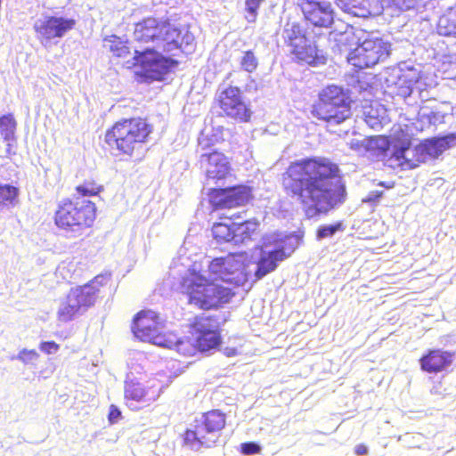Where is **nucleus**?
<instances>
[{
	"instance_id": "1",
	"label": "nucleus",
	"mask_w": 456,
	"mask_h": 456,
	"mask_svg": "<svg viewBox=\"0 0 456 456\" xmlns=\"http://www.w3.org/2000/svg\"><path fill=\"white\" fill-rule=\"evenodd\" d=\"M244 254H227L207 259L200 268L188 269L182 279L183 292L191 305L200 309H217L235 296L234 288L249 280Z\"/></svg>"
},
{
	"instance_id": "2",
	"label": "nucleus",
	"mask_w": 456,
	"mask_h": 456,
	"mask_svg": "<svg viewBox=\"0 0 456 456\" xmlns=\"http://www.w3.org/2000/svg\"><path fill=\"white\" fill-rule=\"evenodd\" d=\"M338 167L327 159H308L292 163L283 180L289 195L308 217L327 213L345 200L346 189Z\"/></svg>"
},
{
	"instance_id": "3",
	"label": "nucleus",
	"mask_w": 456,
	"mask_h": 456,
	"mask_svg": "<svg viewBox=\"0 0 456 456\" xmlns=\"http://www.w3.org/2000/svg\"><path fill=\"white\" fill-rule=\"evenodd\" d=\"M138 42L154 44L152 49L134 51L136 73L146 79L160 80L172 66V61L163 57L158 51L172 52L182 49L189 53L194 45V36L185 28L179 29L175 25L148 18L137 23L134 31Z\"/></svg>"
},
{
	"instance_id": "4",
	"label": "nucleus",
	"mask_w": 456,
	"mask_h": 456,
	"mask_svg": "<svg viewBox=\"0 0 456 456\" xmlns=\"http://www.w3.org/2000/svg\"><path fill=\"white\" fill-rule=\"evenodd\" d=\"M343 45H357L347 55L348 62L359 69L370 68L384 61L389 55L390 45L371 34L362 30L356 33L346 30L337 39Z\"/></svg>"
},
{
	"instance_id": "5",
	"label": "nucleus",
	"mask_w": 456,
	"mask_h": 456,
	"mask_svg": "<svg viewBox=\"0 0 456 456\" xmlns=\"http://www.w3.org/2000/svg\"><path fill=\"white\" fill-rule=\"evenodd\" d=\"M95 219V206L91 201L62 200L54 215V223L69 237H79L91 227Z\"/></svg>"
},
{
	"instance_id": "6",
	"label": "nucleus",
	"mask_w": 456,
	"mask_h": 456,
	"mask_svg": "<svg viewBox=\"0 0 456 456\" xmlns=\"http://www.w3.org/2000/svg\"><path fill=\"white\" fill-rule=\"evenodd\" d=\"M297 246V238L282 233H270L263 238L260 257L255 271L253 281H256L268 273L273 272L278 264L295 250Z\"/></svg>"
},
{
	"instance_id": "7",
	"label": "nucleus",
	"mask_w": 456,
	"mask_h": 456,
	"mask_svg": "<svg viewBox=\"0 0 456 456\" xmlns=\"http://www.w3.org/2000/svg\"><path fill=\"white\" fill-rule=\"evenodd\" d=\"M351 101L342 87L329 86L322 89L319 100L313 105L312 114L330 124H340L349 118Z\"/></svg>"
},
{
	"instance_id": "8",
	"label": "nucleus",
	"mask_w": 456,
	"mask_h": 456,
	"mask_svg": "<svg viewBox=\"0 0 456 456\" xmlns=\"http://www.w3.org/2000/svg\"><path fill=\"white\" fill-rule=\"evenodd\" d=\"M151 130L146 122L140 118L125 119L117 122L105 134V142L121 152L131 155L142 144Z\"/></svg>"
},
{
	"instance_id": "9",
	"label": "nucleus",
	"mask_w": 456,
	"mask_h": 456,
	"mask_svg": "<svg viewBox=\"0 0 456 456\" xmlns=\"http://www.w3.org/2000/svg\"><path fill=\"white\" fill-rule=\"evenodd\" d=\"M102 279L103 277L98 276L84 286L71 289L59 305L57 321L67 323L87 311L95 302L101 286L100 280Z\"/></svg>"
},
{
	"instance_id": "10",
	"label": "nucleus",
	"mask_w": 456,
	"mask_h": 456,
	"mask_svg": "<svg viewBox=\"0 0 456 456\" xmlns=\"http://www.w3.org/2000/svg\"><path fill=\"white\" fill-rule=\"evenodd\" d=\"M411 134L401 126H394L391 134V146L388 151L391 155L387 159V164L392 168L403 170L412 169L426 162L423 147L419 145L412 148Z\"/></svg>"
},
{
	"instance_id": "11",
	"label": "nucleus",
	"mask_w": 456,
	"mask_h": 456,
	"mask_svg": "<svg viewBox=\"0 0 456 456\" xmlns=\"http://www.w3.org/2000/svg\"><path fill=\"white\" fill-rule=\"evenodd\" d=\"M193 429L184 434V443L191 450L198 451L202 446L210 447L218 437V433L225 426V416L219 411H211L195 420Z\"/></svg>"
},
{
	"instance_id": "12",
	"label": "nucleus",
	"mask_w": 456,
	"mask_h": 456,
	"mask_svg": "<svg viewBox=\"0 0 456 456\" xmlns=\"http://www.w3.org/2000/svg\"><path fill=\"white\" fill-rule=\"evenodd\" d=\"M282 37L287 51L295 60L308 64L315 63L318 58L316 46L306 38L299 24L288 22L284 27Z\"/></svg>"
},
{
	"instance_id": "13",
	"label": "nucleus",
	"mask_w": 456,
	"mask_h": 456,
	"mask_svg": "<svg viewBox=\"0 0 456 456\" xmlns=\"http://www.w3.org/2000/svg\"><path fill=\"white\" fill-rule=\"evenodd\" d=\"M76 20L63 16L44 15L37 19L33 28L40 44L50 46L54 39L65 37L76 26Z\"/></svg>"
},
{
	"instance_id": "14",
	"label": "nucleus",
	"mask_w": 456,
	"mask_h": 456,
	"mask_svg": "<svg viewBox=\"0 0 456 456\" xmlns=\"http://www.w3.org/2000/svg\"><path fill=\"white\" fill-rule=\"evenodd\" d=\"M164 387L156 379L145 384L128 381L125 385V400L131 410H139L156 402L163 392Z\"/></svg>"
},
{
	"instance_id": "15",
	"label": "nucleus",
	"mask_w": 456,
	"mask_h": 456,
	"mask_svg": "<svg viewBox=\"0 0 456 456\" xmlns=\"http://www.w3.org/2000/svg\"><path fill=\"white\" fill-rule=\"evenodd\" d=\"M419 78L420 72L418 69L403 63L393 69L390 77L387 81L390 84L388 86L392 93L406 98L411 94Z\"/></svg>"
},
{
	"instance_id": "16",
	"label": "nucleus",
	"mask_w": 456,
	"mask_h": 456,
	"mask_svg": "<svg viewBox=\"0 0 456 456\" xmlns=\"http://www.w3.org/2000/svg\"><path fill=\"white\" fill-rule=\"evenodd\" d=\"M218 101L220 108L226 116L240 121H248L250 118L251 111L242 101L238 87L229 86L221 91Z\"/></svg>"
},
{
	"instance_id": "17",
	"label": "nucleus",
	"mask_w": 456,
	"mask_h": 456,
	"mask_svg": "<svg viewBox=\"0 0 456 456\" xmlns=\"http://www.w3.org/2000/svg\"><path fill=\"white\" fill-rule=\"evenodd\" d=\"M161 322L153 311H142L134 319L133 332L142 341H148L157 346L158 337H166L168 333H161Z\"/></svg>"
},
{
	"instance_id": "18",
	"label": "nucleus",
	"mask_w": 456,
	"mask_h": 456,
	"mask_svg": "<svg viewBox=\"0 0 456 456\" xmlns=\"http://www.w3.org/2000/svg\"><path fill=\"white\" fill-rule=\"evenodd\" d=\"M306 20L317 27H329L334 19L331 4L328 0H298Z\"/></svg>"
},
{
	"instance_id": "19",
	"label": "nucleus",
	"mask_w": 456,
	"mask_h": 456,
	"mask_svg": "<svg viewBox=\"0 0 456 456\" xmlns=\"http://www.w3.org/2000/svg\"><path fill=\"white\" fill-rule=\"evenodd\" d=\"M191 328L200 351L211 350L220 344V337L215 321L207 317H197Z\"/></svg>"
},
{
	"instance_id": "20",
	"label": "nucleus",
	"mask_w": 456,
	"mask_h": 456,
	"mask_svg": "<svg viewBox=\"0 0 456 456\" xmlns=\"http://www.w3.org/2000/svg\"><path fill=\"white\" fill-rule=\"evenodd\" d=\"M249 197V189L247 186L240 185L216 191L211 197V203L216 210L232 208L244 205Z\"/></svg>"
},
{
	"instance_id": "21",
	"label": "nucleus",
	"mask_w": 456,
	"mask_h": 456,
	"mask_svg": "<svg viewBox=\"0 0 456 456\" xmlns=\"http://www.w3.org/2000/svg\"><path fill=\"white\" fill-rule=\"evenodd\" d=\"M200 167L208 179L222 180L231 172V165L227 157L219 151L202 153L200 158Z\"/></svg>"
},
{
	"instance_id": "22",
	"label": "nucleus",
	"mask_w": 456,
	"mask_h": 456,
	"mask_svg": "<svg viewBox=\"0 0 456 456\" xmlns=\"http://www.w3.org/2000/svg\"><path fill=\"white\" fill-rule=\"evenodd\" d=\"M338 6L356 17L375 16L385 9L382 0H339Z\"/></svg>"
},
{
	"instance_id": "23",
	"label": "nucleus",
	"mask_w": 456,
	"mask_h": 456,
	"mask_svg": "<svg viewBox=\"0 0 456 456\" xmlns=\"http://www.w3.org/2000/svg\"><path fill=\"white\" fill-rule=\"evenodd\" d=\"M453 359V354L439 349L430 350L423 355L419 362L421 369L429 373H437L448 368Z\"/></svg>"
},
{
	"instance_id": "24",
	"label": "nucleus",
	"mask_w": 456,
	"mask_h": 456,
	"mask_svg": "<svg viewBox=\"0 0 456 456\" xmlns=\"http://www.w3.org/2000/svg\"><path fill=\"white\" fill-rule=\"evenodd\" d=\"M456 145V135L449 134L444 137H435L426 140L420 143L423 147V153L426 161L430 159L437 158L447 149Z\"/></svg>"
},
{
	"instance_id": "25",
	"label": "nucleus",
	"mask_w": 456,
	"mask_h": 456,
	"mask_svg": "<svg viewBox=\"0 0 456 456\" xmlns=\"http://www.w3.org/2000/svg\"><path fill=\"white\" fill-rule=\"evenodd\" d=\"M157 346L174 349L184 356L193 355L198 350V346L188 339L178 338L175 334L168 333L166 337H158L156 338Z\"/></svg>"
},
{
	"instance_id": "26",
	"label": "nucleus",
	"mask_w": 456,
	"mask_h": 456,
	"mask_svg": "<svg viewBox=\"0 0 456 456\" xmlns=\"http://www.w3.org/2000/svg\"><path fill=\"white\" fill-rule=\"evenodd\" d=\"M444 106L437 104L434 101L427 102V104L420 107L419 117L421 122L428 125H437L444 122L446 111L444 110Z\"/></svg>"
},
{
	"instance_id": "27",
	"label": "nucleus",
	"mask_w": 456,
	"mask_h": 456,
	"mask_svg": "<svg viewBox=\"0 0 456 456\" xmlns=\"http://www.w3.org/2000/svg\"><path fill=\"white\" fill-rule=\"evenodd\" d=\"M436 29L442 36L456 37V5L442 12L436 23Z\"/></svg>"
},
{
	"instance_id": "28",
	"label": "nucleus",
	"mask_w": 456,
	"mask_h": 456,
	"mask_svg": "<svg viewBox=\"0 0 456 456\" xmlns=\"http://www.w3.org/2000/svg\"><path fill=\"white\" fill-rule=\"evenodd\" d=\"M365 148L366 154L370 157H379L383 154L387 159L391 155V151H388L391 146V139L388 141L385 137H370L365 138Z\"/></svg>"
},
{
	"instance_id": "29",
	"label": "nucleus",
	"mask_w": 456,
	"mask_h": 456,
	"mask_svg": "<svg viewBox=\"0 0 456 456\" xmlns=\"http://www.w3.org/2000/svg\"><path fill=\"white\" fill-rule=\"evenodd\" d=\"M258 223L254 220L246 221L240 224L234 223L233 243L243 244L251 240L252 235L256 232Z\"/></svg>"
},
{
	"instance_id": "30",
	"label": "nucleus",
	"mask_w": 456,
	"mask_h": 456,
	"mask_svg": "<svg viewBox=\"0 0 456 456\" xmlns=\"http://www.w3.org/2000/svg\"><path fill=\"white\" fill-rule=\"evenodd\" d=\"M16 125V121L12 115L8 114L0 117V134L4 140L8 142L9 145L10 142L14 141L15 139Z\"/></svg>"
},
{
	"instance_id": "31",
	"label": "nucleus",
	"mask_w": 456,
	"mask_h": 456,
	"mask_svg": "<svg viewBox=\"0 0 456 456\" xmlns=\"http://www.w3.org/2000/svg\"><path fill=\"white\" fill-rule=\"evenodd\" d=\"M234 223H217L212 227L214 238L219 242H233Z\"/></svg>"
},
{
	"instance_id": "32",
	"label": "nucleus",
	"mask_w": 456,
	"mask_h": 456,
	"mask_svg": "<svg viewBox=\"0 0 456 456\" xmlns=\"http://www.w3.org/2000/svg\"><path fill=\"white\" fill-rule=\"evenodd\" d=\"M385 8H395L399 11L424 7L428 0H382Z\"/></svg>"
},
{
	"instance_id": "33",
	"label": "nucleus",
	"mask_w": 456,
	"mask_h": 456,
	"mask_svg": "<svg viewBox=\"0 0 456 456\" xmlns=\"http://www.w3.org/2000/svg\"><path fill=\"white\" fill-rule=\"evenodd\" d=\"M104 47L118 57H126L129 53V49L126 43L114 35L104 39Z\"/></svg>"
},
{
	"instance_id": "34",
	"label": "nucleus",
	"mask_w": 456,
	"mask_h": 456,
	"mask_svg": "<svg viewBox=\"0 0 456 456\" xmlns=\"http://www.w3.org/2000/svg\"><path fill=\"white\" fill-rule=\"evenodd\" d=\"M19 190L9 184L0 183V205H15Z\"/></svg>"
},
{
	"instance_id": "35",
	"label": "nucleus",
	"mask_w": 456,
	"mask_h": 456,
	"mask_svg": "<svg viewBox=\"0 0 456 456\" xmlns=\"http://www.w3.org/2000/svg\"><path fill=\"white\" fill-rule=\"evenodd\" d=\"M222 135H221V128H217L216 134H211L209 129L208 127H205L200 137H199V145L201 147L202 150L207 149L210 145L215 144L216 142L221 141Z\"/></svg>"
},
{
	"instance_id": "36",
	"label": "nucleus",
	"mask_w": 456,
	"mask_h": 456,
	"mask_svg": "<svg viewBox=\"0 0 456 456\" xmlns=\"http://www.w3.org/2000/svg\"><path fill=\"white\" fill-rule=\"evenodd\" d=\"M258 61L254 53L252 51L244 52L243 56L241 57L240 60L241 68L244 70L251 73L256 69Z\"/></svg>"
},
{
	"instance_id": "37",
	"label": "nucleus",
	"mask_w": 456,
	"mask_h": 456,
	"mask_svg": "<svg viewBox=\"0 0 456 456\" xmlns=\"http://www.w3.org/2000/svg\"><path fill=\"white\" fill-rule=\"evenodd\" d=\"M39 354L35 349L24 348L19 352L16 359L24 364L34 365L39 359Z\"/></svg>"
},
{
	"instance_id": "38",
	"label": "nucleus",
	"mask_w": 456,
	"mask_h": 456,
	"mask_svg": "<svg viewBox=\"0 0 456 456\" xmlns=\"http://www.w3.org/2000/svg\"><path fill=\"white\" fill-rule=\"evenodd\" d=\"M342 230V224L322 225L318 229L317 238L322 240L333 236L338 231Z\"/></svg>"
},
{
	"instance_id": "39",
	"label": "nucleus",
	"mask_w": 456,
	"mask_h": 456,
	"mask_svg": "<svg viewBox=\"0 0 456 456\" xmlns=\"http://www.w3.org/2000/svg\"><path fill=\"white\" fill-rule=\"evenodd\" d=\"M77 191L82 196L96 195L100 191V187L91 183H85L77 187Z\"/></svg>"
},
{
	"instance_id": "40",
	"label": "nucleus",
	"mask_w": 456,
	"mask_h": 456,
	"mask_svg": "<svg viewBox=\"0 0 456 456\" xmlns=\"http://www.w3.org/2000/svg\"><path fill=\"white\" fill-rule=\"evenodd\" d=\"M349 147L356 151L359 154H366V148H365V138L363 139H356L354 138L350 140L348 142Z\"/></svg>"
},
{
	"instance_id": "41",
	"label": "nucleus",
	"mask_w": 456,
	"mask_h": 456,
	"mask_svg": "<svg viewBox=\"0 0 456 456\" xmlns=\"http://www.w3.org/2000/svg\"><path fill=\"white\" fill-rule=\"evenodd\" d=\"M264 0H247L246 1V8L247 11L250 13L251 17L248 18V20L254 21L256 14V10L259 7V4Z\"/></svg>"
},
{
	"instance_id": "42",
	"label": "nucleus",
	"mask_w": 456,
	"mask_h": 456,
	"mask_svg": "<svg viewBox=\"0 0 456 456\" xmlns=\"http://www.w3.org/2000/svg\"><path fill=\"white\" fill-rule=\"evenodd\" d=\"M39 348L45 354H55L59 350L60 346L53 341H45L40 343Z\"/></svg>"
},
{
	"instance_id": "43",
	"label": "nucleus",
	"mask_w": 456,
	"mask_h": 456,
	"mask_svg": "<svg viewBox=\"0 0 456 456\" xmlns=\"http://www.w3.org/2000/svg\"><path fill=\"white\" fill-rule=\"evenodd\" d=\"M241 450L245 454H254L257 453L260 451V448L254 443H245L241 444Z\"/></svg>"
},
{
	"instance_id": "44",
	"label": "nucleus",
	"mask_w": 456,
	"mask_h": 456,
	"mask_svg": "<svg viewBox=\"0 0 456 456\" xmlns=\"http://www.w3.org/2000/svg\"><path fill=\"white\" fill-rule=\"evenodd\" d=\"M120 416V411L115 407L114 405L110 406V411L109 414V419L110 422H116Z\"/></svg>"
},
{
	"instance_id": "45",
	"label": "nucleus",
	"mask_w": 456,
	"mask_h": 456,
	"mask_svg": "<svg viewBox=\"0 0 456 456\" xmlns=\"http://www.w3.org/2000/svg\"><path fill=\"white\" fill-rule=\"evenodd\" d=\"M73 267L72 263H61V265L58 267V272L61 273V274L63 276L64 279L69 278L66 273H64V271L67 270V272H69V270Z\"/></svg>"
},
{
	"instance_id": "46",
	"label": "nucleus",
	"mask_w": 456,
	"mask_h": 456,
	"mask_svg": "<svg viewBox=\"0 0 456 456\" xmlns=\"http://www.w3.org/2000/svg\"><path fill=\"white\" fill-rule=\"evenodd\" d=\"M366 122L373 128L379 124V120L376 118L370 116V114L366 116Z\"/></svg>"
},
{
	"instance_id": "47",
	"label": "nucleus",
	"mask_w": 456,
	"mask_h": 456,
	"mask_svg": "<svg viewBox=\"0 0 456 456\" xmlns=\"http://www.w3.org/2000/svg\"><path fill=\"white\" fill-rule=\"evenodd\" d=\"M367 451V447L363 444H358L354 450L355 453L359 456L366 454Z\"/></svg>"
},
{
	"instance_id": "48",
	"label": "nucleus",
	"mask_w": 456,
	"mask_h": 456,
	"mask_svg": "<svg viewBox=\"0 0 456 456\" xmlns=\"http://www.w3.org/2000/svg\"><path fill=\"white\" fill-rule=\"evenodd\" d=\"M224 354L228 357H232L237 355L238 352L236 348L233 347H225L224 349Z\"/></svg>"
},
{
	"instance_id": "49",
	"label": "nucleus",
	"mask_w": 456,
	"mask_h": 456,
	"mask_svg": "<svg viewBox=\"0 0 456 456\" xmlns=\"http://www.w3.org/2000/svg\"><path fill=\"white\" fill-rule=\"evenodd\" d=\"M373 193H374V192H371V193L369 195V197H368V199L366 200V201H374L376 199H378V198H379V197L381 196L382 191H380V192L376 191V192H375V193H376V194H375V196H372V195H373Z\"/></svg>"
},
{
	"instance_id": "50",
	"label": "nucleus",
	"mask_w": 456,
	"mask_h": 456,
	"mask_svg": "<svg viewBox=\"0 0 456 456\" xmlns=\"http://www.w3.org/2000/svg\"><path fill=\"white\" fill-rule=\"evenodd\" d=\"M339 2V0H336V3L338 4Z\"/></svg>"
}]
</instances>
